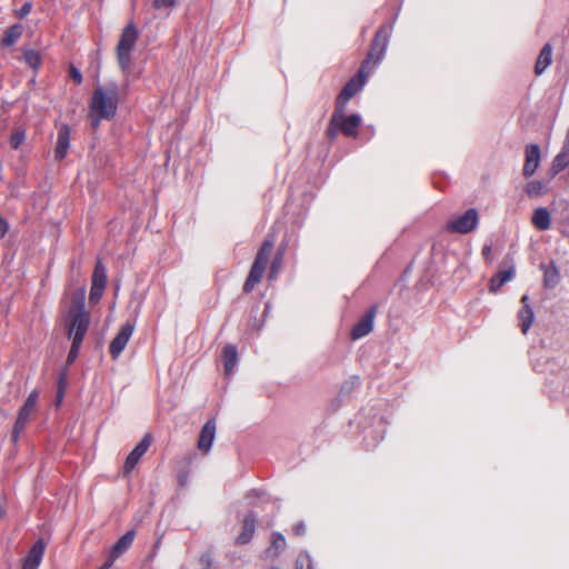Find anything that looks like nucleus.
<instances>
[{
    "label": "nucleus",
    "instance_id": "2",
    "mask_svg": "<svg viewBox=\"0 0 569 569\" xmlns=\"http://www.w3.org/2000/svg\"><path fill=\"white\" fill-rule=\"evenodd\" d=\"M120 99V89L116 82L98 86L93 90L89 102L88 118L94 129L100 126L102 120L114 118Z\"/></svg>",
    "mask_w": 569,
    "mask_h": 569
},
{
    "label": "nucleus",
    "instance_id": "43",
    "mask_svg": "<svg viewBox=\"0 0 569 569\" xmlns=\"http://www.w3.org/2000/svg\"><path fill=\"white\" fill-rule=\"evenodd\" d=\"M295 531H296V533H297V535H301V533H303V531H305V527H303V525H297V526L295 527Z\"/></svg>",
    "mask_w": 569,
    "mask_h": 569
},
{
    "label": "nucleus",
    "instance_id": "12",
    "mask_svg": "<svg viewBox=\"0 0 569 569\" xmlns=\"http://www.w3.org/2000/svg\"><path fill=\"white\" fill-rule=\"evenodd\" d=\"M216 436V423L213 420H209L202 427L199 436L198 447L200 450L208 452L212 446Z\"/></svg>",
    "mask_w": 569,
    "mask_h": 569
},
{
    "label": "nucleus",
    "instance_id": "30",
    "mask_svg": "<svg viewBox=\"0 0 569 569\" xmlns=\"http://www.w3.org/2000/svg\"><path fill=\"white\" fill-rule=\"evenodd\" d=\"M511 280V272L506 273L505 278H499L497 274L490 280V291L497 292L506 282Z\"/></svg>",
    "mask_w": 569,
    "mask_h": 569
},
{
    "label": "nucleus",
    "instance_id": "28",
    "mask_svg": "<svg viewBox=\"0 0 569 569\" xmlns=\"http://www.w3.org/2000/svg\"><path fill=\"white\" fill-rule=\"evenodd\" d=\"M286 546V539L280 533H274L272 536L271 547L267 550V555L270 557L278 556L279 551L282 550Z\"/></svg>",
    "mask_w": 569,
    "mask_h": 569
},
{
    "label": "nucleus",
    "instance_id": "4",
    "mask_svg": "<svg viewBox=\"0 0 569 569\" xmlns=\"http://www.w3.org/2000/svg\"><path fill=\"white\" fill-rule=\"evenodd\" d=\"M138 40V30L133 23H129L122 31L117 46V60L120 70L128 73L132 62V51Z\"/></svg>",
    "mask_w": 569,
    "mask_h": 569
},
{
    "label": "nucleus",
    "instance_id": "21",
    "mask_svg": "<svg viewBox=\"0 0 569 569\" xmlns=\"http://www.w3.org/2000/svg\"><path fill=\"white\" fill-rule=\"evenodd\" d=\"M134 538L133 531H128L123 535L113 546L111 550L112 559H117L120 555H122L132 543Z\"/></svg>",
    "mask_w": 569,
    "mask_h": 569
},
{
    "label": "nucleus",
    "instance_id": "8",
    "mask_svg": "<svg viewBox=\"0 0 569 569\" xmlns=\"http://www.w3.org/2000/svg\"><path fill=\"white\" fill-rule=\"evenodd\" d=\"M39 392L33 390L27 398L24 405L19 410L16 423L12 430V440L18 441L20 433L27 426L31 413L36 410L38 403Z\"/></svg>",
    "mask_w": 569,
    "mask_h": 569
},
{
    "label": "nucleus",
    "instance_id": "47",
    "mask_svg": "<svg viewBox=\"0 0 569 569\" xmlns=\"http://www.w3.org/2000/svg\"><path fill=\"white\" fill-rule=\"evenodd\" d=\"M565 227H569V217L563 222Z\"/></svg>",
    "mask_w": 569,
    "mask_h": 569
},
{
    "label": "nucleus",
    "instance_id": "18",
    "mask_svg": "<svg viewBox=\"0 0 569 569\" xmlns=\"http://www.w3.org/2000/svg\"><path fill=\"white\" fill-rule=\"evenodd\" d=\"M257 519L252 515H248L243 520L242 532L237 537V542L240 545L248 543L256 530Z\"/></svg>",
    "mask_w": 569,
    "mask_h": 569
},
{
    "label": "nucleus",
    "instance_id": "44",
    "mask_svg": "<svg viewBox=\"0 0 569 569\" xmlns=\"http://www.w3.org/2000/svg\"><path fill=\"white\" fill-rule=\"evenodd\" d=\"M521 302L523 305V307H526V305H529V297L527 295H525L522 298H521Z\"/></svg>",
    "mask_w": 569,
    "mask_h": 569
},
{
    "label": "nucleus",
    "instance_id": "24",
    "mask_svg": "<svg viewBox=\"0 0 569 569\" xmlns=\"http://www.w3.org/2000/svg\"><path fill=\"white\" fill-rule=\"evenodd\" d=\"M525 191L531 198L541 197L547 193L548 184L540 180H532L527 183Z\"/></svg>",
    "mask_w": 569,
    "mask_h": 569
},
{
    "label": "nucleus",
    "instance_id": "37",
    "mask_svg": "<svg viewBox=\"0 0 569 569\" xmlns=\"http://www.w3.org/2000/svg\"><path fill=\"white\" fill-rule=\"evenodd\" d=\"M31 11V3L30 2H27L24 3L19 10H17V16L19 18H24L26 16H28Z\"/></svg>",
    "mask_w": 569,
    "mask_h": 569
},
{
    "label": "nucleus",
    "instance_id": "9",
    "mask_svg": "<svg viewBox=\"0 0 569 569\" xmlns=\"http://www.w3.org/2000/svg\"><path fill=\"white\" fill-rule=\"evenodd\" d=\"M134 330V326L130 322H127L123 325L118 332V335L113 338V340L110 343V353L111 356L117 359L123 349L126 348L130 337L132 336Z\"/></svg>",
    "mask_w": 569,
    "mask_h": 569
},
{
    "label": "nucleus",
    "instance_id": "5",
    "mask_svg": "<svg viewBox=\"0 0 569 569\" xmlns=\"http://www.w3.org/2000/svg\"><path fill=\"white\" fill-rule=\"evenodd\" d=\"M346 108L336 107L335 113L328 127V134L333 138L338 130L342 131L347 137H356L357 129L361 123L359 114L345 116Z\"/></svg>",
    "mask_w": 569,
    "mask_h": 569
},
{
    "label": "nucleus",
    "instance_id": "26",
    "mask_svg": "<svg viewBox=\"0 0 569 569\" xmlns=\"http://www.w3.org/2000/svg\"><path fill=\"white\" fill-rule=\"evenodd\" d=\"M107 283V273L106 269L100 260L97 261L96 268L92 274V284L91 287L106 288Z\"/></svg>",
    "mask_w": 569,
    "mask_h": 569
},
{
    "label": "nucleus",
    "instance_id": "13",
    "mask_svg": "<svg viewBox=\"0 0 569 569\" xmlns=\"http://www.w3.org/2000/svg\"><path fill=\"white\" fill-rule=\"evenodd\" d=\"M44 552V543L39 540L30 549L24 559L22 569H38Z\"/></svg>",
    "mask_w": 569,
    "mask_h": 569
},
{
    "label": "nucleus",
    "instance_id": "3",
    "mask_svg": "<svg viewBox=\"0 0 569 569\" xmlns=\"http://www.w3.org/2000/svg\"><path fill=\"white\" fill-rule=\"evenodd\" d=\"M84 288L74 297L73 305L66 316L68 337L74 342H81L88 331L90 317L84 308Z\"/></svg>",
    "mask_w": 569,
    "mask_h": 569
},
{
    "label": "nucleus",
    "instance_id": "14",
    "mask_svg": "<svg viewBox=\"0 0 569 569\" xmlns=\"http://www.w3.org/2000/svg\"><path fill=\"white\" fill-rule=\"evenodd\" d=\"M373 319L375 310H370L366 317L353 327L351 331L352 339L357 340L370 333L373 329Z\"/></svg>",
    "mask_w": 569,
    "mask_h": 569
},
{
    "label": "nucleus",
    "instance_id": "36",
    "mask_svg": "<svg viewBox=\"0 0 569 569\" xmlns=\"http://www.w3.org/2000/svg\"><path fill=\"white\" fill-rule=\"evenodd\" d=\"M69 72L70 77L77 84H80L82 82V74L78 68L71 66Z\"/></svg>",
    "mask_w": 569,
    "mask_h": 569
},
{
    "label": "nucleus",
    "instance_id": "27",
    "mask_svg": "<svg viewBox=\"0 0 569 569\" xmlns=\"http://www.w3.org/2000/svg\"><path fill=\"white\" fill-rule=\"evenodd\" d=\"M559 270L558 268L552 263L549 268L545 271L543 282L545 286L548 288H553L559 282Z\"/></svg>",
    "mask_w": 569,
    "mask_h": 569
},
{
    "label": "nucleus",
    "instance_id": "10",
    "mask_svg": "<svg viewBox=\"0 0 569 569\" xmlns=\"http://www.w3.org/2000/svg\"><path fill=\"white\" fill-rule=\"evenodd\" d=\"M151 441H152L151 436L150 435H146L141 439V441L128 455V457L126 459V462H124V467H123V470H124L126 473H129V472H131L134 469V467L137 466L139 460L142 458V456L149 449V447L151 445Z\"/></svg>",
    "mask_w": 569,
    "mask_h": 569
},
{
    "label": "nucleus",
    "instance_id": "11",
    "mask_svg": "<svg viewBox=\"0 0 569 569\" xmlns=\"http://www.w3.org/2000/svg\"><path fill=\"white\" fill-rule=\"evenodd\" d=\"M540 148L538 144H528L526 147V161L523 164V176L531 177L540 166Z\"/></svg>",
    "mask_w": 569,
    "mask_h": 569
},
{
    "label": "nucleus",
    "instance_id": "29",
    "mask_svg": "<svg viewBox=\"0 0 569 569\" xmlns=\"http://www.w3.org/2000/svg\"><path fill=\"white\" fill-rule=\"evenodd\" d=\"M26 140V131L23 129H16L10 137V144L13 149H18Z\"/></svg>",
    "mask_w": 569,
    "mask_h": 569
},
{
    "label": "nucleus",
    "instance_id": "38",
    "mask_svg": "<svg viewBox=\"0 0 569 569\" xmlns=\"http://www.w3.org/2000/svg\"><path fill=\"white\" fill-rule=\"evenodd\" d=\"M8 229H9L8 222L4 219L0 218V239L6 236V233L8 232Z\"/></svg>",
    "mask_w": 569,
    "mask_h": 569
},
{
    "label": "nucleus",
    "instance_id": "25",
    "mask_svg": "<svg viewBox=\"0 0 569 569\" xmlns=\"http://www.w3.org/2000/svg\"><path fill=\"white\" fill-rule=\"evenodd\" d=\"M519 320L521 330L523 333H526L535 320L533 310L529 305H526V307H522V309L519 311Z\"/></svg>",
    "mask_w": 569,
    "mask_h": 569
},
{
    "label": "nucleus",
    "instance_id": "19",
    "mask_svg": "<svg viewBox=\"0 0 569 569\" xmlns=\"http://www.w3.org/2000/svg\"><path fill=\"white\" fill-rule=\"evenodd\" d=\"M238 361L237 348L232 345H227L223 348V365L227 375H230Z\"/></svg>",
    "mask_w": 569,
    "mask_h": 569
},
{
    "label": "nucleus",
    "instance_id": "22",
    "mask_svg": "<svg viewBox=\"0 0 569 569\" xmlns=\"http://www.w3.org/2000/svg\"><path fill=\"white\" fill-rule=\"evenodd\" d=\"M23 27L20 23L13 24L8 28L2 38V44L7 47L13 46L22 36Z\"/></svg>",
    "mask_w": 569,
    "mask_h": 569
},
{
    "label": "nucleus",
    "instance_id": "40",
    "mask_svg": "<svg viewBox=\"0 0 569 569\" xmlns=\"http://www.w3.org/2000/svg\"><path fill=\"white\" fill-rule=\"evenodd\" d=\"M508 272H511V278H512V277H513V273H515V268H513V266H510V267H508L507 269L500 270V271L497 273V276H498L499 278H505V277H506V273H508Z\"/></svg>",
    "mask_w": 569,
    "mask_h": 569
},
{
    "label": "nucleus",
    "instance_id": "42",
    "mask_svg": "<svg viewBox=\"0 0 569 569\" xmlns=\"http://www.w3.org/2000/svg\"><path fill=\"white\" fill-rule=\"evenodd\" d=\"M482 253L486 258H489L490 253H491V248L489 246H486L483 247L482 249Z\"/></svg>",
    "mask_w": 569,
    "mask_h": 569
},
{
    "label": "nucleus",
    "instance_id": "16",
    "mask_svg": "<svg viewBox=\"0 0 569 569\" xmlns=\"http://www.w3.org/2000/svg\"><path fill=\"white\" fill-rule=\"evenodd\" d=\"M551 62H552V47L550 43H546L537 58V61L535 64V73L537 76H541L546 71V69L551 64Z\"/></svg>",
    "mask_w": 569,
    "mask_h": 569
},
{
    "label": "nucleus",
    "instance_id": "20",
    "mask_svg": "<svg viewBox=\"0 0 569 569\" xmlns=\"http://www.w3.org/2000/svg\"><path fill=\"white\" fill-rule=\"evenodd\" d=\"M22 61L28 67H30L34 72H38L42 63V56L39 51L34 49H24L22 54Z\"/></svg>",
    "mask_w": 569,
    "mask_h": 569
},
{
    "label": "nucleus",
    "instance_id": "31",
    "mask_svg": "<svg viewBox=\"0 0 569 569\" xmlns=\"http://www.w3.org/2000/svg\"><path fill=\"white\" fill-rule=\"evenodd\" d=\"M511 280V272L506 273L505 278H499L497 274L490 280V291L497 292L506 282Z\"/></svg>",
    "mask_w": 569,
    "mask_h": 569
},
{
    "label": "nucleus",
    "instance_id": "33",
    "mask_svg": "<svg viewBox=\"0 0 569 569\" xmlns=\"http://www.w3.org/2000/svg\"><path fill=\"white\" fill-rule=\"evenodd\" d=\"M296 569H312L311 559L308 553H300L297 558Z\"/></svg>",
    "mask_w": 569,
    "mask_h": 569
},
{
    "label": "nucleus",
    "instance_id": "34",
    "mask_svg": "<svg viewBox=\"0 0 569 569\" xmlns=\"http://www.w3.org/2000/svg\"><path fill=\"white\" fill-rule=\"evenodd\" d=\"M80 346H81V342L72 341L71 348H70V351L68 355V359H67L68 363H72L77 359Z\"/></svg>",
    "mask_w": 569,
    "mask_h": 569
},
{
    "label": "nucleus",
    "instance_id": "6",
    "mask_svg": "<svg viewBox=\"0 0 569 569\" xmlns=\"http://www.w3.org/2000/svg\"><path fill=\"white\" fill-rule=\"evenodd\" d=\"M273 248V240L267 239L262 243L261 249L259 250L256 260L252 264L250 273L248 276L247 281L244 282L243 289L244 291H250L252 288L261 280L262 274L264 272L269 254Z\"/></svg>",
    "mask_w": 569,
    "mask_h": 569
},
{
    "label": "nucleus",
    "instance_id": "15",
    "mask_svg": "<svg viewBox=\"0 0 569 569\" xmlns=\"http://www.w3.org/2000/svg\"><path fill=\"white\" fill-rule=\"evenodd\" d=\"M70 146V129L68 126H62L58 133L56 146V158L61 160L66 157Z\"/></svg>",
    "mask_w": 569,
    "mask_h": 569
},
{
    "label": "nucleus",
    "instance_id": "46",
    "mask_svg": "<svg viewBox=\"0 0 569 569\" xmlns=\"http://www.w3.org/2000/svg\"><path fill=\"white\" fill-rule=\"evenodd\" d=\"M561 233H562L565 237H567V238H568V240H569V234L567 233L566 228H563V229L561 230Z\"/></svg>",
    "mask_w": 569,
    "mask_h": 569
},
{
    "label": "nucleus",
    "instance_id": "39",
    "mask_svg": "<svg viewBox=\"0 0 569 569\" xmlns=\"http://www.w3.org/2000/svg\"><path fill=\"white\" fill-rule=\"evenodd\" d=\"M279 268H280V261L277 260L272 263V267H271V271H270L271 279H274L277 277Z\"/></svg>",
    "mask_w": 569,
    "mask_h": 569
},
{
    "label": "nucleus",
    "instance_id": "1",
    "mask_svg": "<svg viewBox=\"0 0 569 569\" xmlns=\"http://www.w3.org/2000/svg\"><path fill=\"white\" fill-rule=\"evenodd\" d=\"M388 38L389 31L387 28L380 29L377 32L367 60L365 61L359 73L355 78L350 79V81L343 87L337 99L336 107L346 108L349 99H351L363 88L368 78V71H366V69L369 68L370 63H372V67H375L382 59L387 49Z\"/></svg>",
    "mask_w": 569,
    "mask_h": 569
},
{
    "label": "nucleus",
    "instance_id": "45",
    "mask_svg": "<svg viewBox=\"0 0 569 569\" xmlns=\"http://www.w3.org/2000/svg\"><path fill=\"white\" fill-rule=\"evenodd\" d=\"M62 397H63V391L60 390L59 396H58V402H60L62 400Z\"/></svg>",
    "mask_w": 569,
    "mask_h": 569
},
{
    "label": "nucleus",
    "instance_id": "32",
    "mask_svg": "<svg viewBox=\"0 0 569 569\" xmlns=\"http://www.w3.org/2000/svg\"><path fill=\"white\" fill-rule=\"evenodd\" d=\"M176 6V0H154L153 7L157 10L164 11L167 14L170 13V11Z\"/></svg>",
    "mask_w": 569,
    "mask_h": 569
},
{
    "label": "nucleus",
    "instance_id": "41",
    "mask_svg": "<svg viewBox=\"0 0 569 569\" xmlns=\"http://www.w3.org/2000/svg\"><path fill=\"white\" fill-rule=\"evenodd\" d=\"M114 560L116 559H112V555L110 553L109 559L99 569H109Z\"/></svg>",
    "mask_w": 569,
    "mask_h": 569
},
{
    "label": "nucleus",
    "instance_id": "23",
    "mask_svg": "<svg viewBox=\"0 0 569 569\" xmlns=\"http://www.w3.org/2000/svg\"><path fill=\"white\" fill-rule=\"evenodd\" d=\"M569 166V148L566 151L558 153L551 164L550 173L551 177H555L560 171Z\"/></svg>",
    "mask_w": 569,
    "mask_h": 569
},
{
    "label": "nucleus",
    "instance_id": "7",
    "mask_svg": "<svg viewBox=\"0 0 569 569\" xmlns=\"http://www.w3.org/2000/svg\"><path fill=\"white\" fill-rule=\"evenodd\" d=\"M479 213L476 209L471 208L462 214L452 217L446 223V230L451 233L466 234L470 233L478 228Z\"/></svg>",
    "mask_w": 569,
    "mask_h": 569
},
{
    "label": "nucleus",
    "instance_id": "35",
    "mask_svg": "<svg viewBox=\"0 0 569 569\" xmlns=\"http://www.w3.org/2000/svg\"><path fill=\"white\" fill-rule=\"evenodd\" d=\"M103 291L104 288L91 287L89 297L90 302L97 303L101 299Z\"/></svg>",
    "mask_w": 569,
    "mask_h": 569
},
{
    "label": "nucleus",
    "instance_id": "17",
    "mask_svg": "<svg viewBox=\"0 0 569 569\" xmlns=\"http://www.w3.org/2000/svg\"><path fill=\"white\" fill-rule=\"evenodd\" d=\"M531 223L539 230H548L551 227V216L548 209L545 207L535 209Z\"/></svg>",
    "mask_w": 569,
    "mask_h": 569
}]
</instances>
